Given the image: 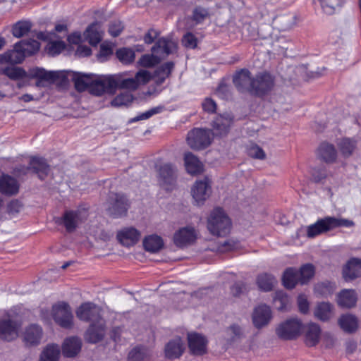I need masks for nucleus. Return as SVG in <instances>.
Instances as JSON below:
<instances>
[{
	"label": "nucleus",
	"instance_id": "nucleus-1",
	"mask_svg": "<svg viewBox=\"0 0 361 361\" xmlns=\"http://www.w3.org/2000/svg\"><path fill=\"white\" fill-rule=\"evenodd\" d=\"M32 77L39 78L48 83L65 84L69 81L74 82L78 91L88 90L92 94L101 96L106 94L107 75L84 73L72 71H46L36 67L31 71Z\"/></svg>",
	"mask_w": 361,
	"mask_h": 361
},
{
	"label": "nucleus",
	"instance_id": "nucleus-2",
	"mask_svg": "<svg viewBox=\"0 0 361 361\" xmlns=\"http://www.w3.org/2000/svg\"><path fill=\"white\" fill-rule=\"evenodd\" d=\"M99 313V308L92 302H85L76 310V315L80 320L92 322L85 335L88 342L97 343L104 336L105 324Z\"/></svg>",
	"mask_w": 361,
	"mask_h": 361
},
{
	"label": "nucleus",
	"instance_id": "nucleus-3",
	"mask_svg": "<svg viewBox=\"0 0 361 361\" xmlns=\"http://www.w3.org/2000/svg\"><path fill=\"white\" fill-rule=\"evenodd\" d=\"M152 78L146 70H140L135 76L130 77L128 72L107 75L106 94H114L118 89L135 91L147 84Z\"/></svg>",
	"mask_w": 361,
	"mask_h": 361
},
{
	"label": "nucleus",
	"instance_id": "nucleus-4",
	"mask_svg": "<svg viewBox=\"0 0 361 361\" xmlns=\"http://www.w3.org/2000/svg\"><path fill=\"white\" fill-rule=\"evenodd\" d=\"M177 42L172 39L161 38L152 49V54H145L137 63L144 68H150L158 63L162 59L176 51Z\"/></svg>",
	"mask_w": 361,
	"mask_h": 361
},
{
	"label": "nucleus",
	"instance_id": "nucleus-5",
	"mask_svg": "<svg viewBox=\"0 0 361 361\" xmlns=\"http://www.w3.org/2000/svg\"><path fill=\"white\" fill-rule=\"evenodd\" d=\"M231 228V221L224 209L214 208L207 218V228L214 235L224 236Z\"/></svg>",
	"mask_w": 361,
	"mask_h": 361
},
{
	"label": "nucleus",
	"instance_id": "nucleus-6",
	"mask_svg": "<svg viewBox=\"0 0 361 361\" xmlns=\"http://www.w3.org/2000/svg\"><path fill=\"white\" fill-rule=\"evenodd\" d=\"M17 308L9 310L4 318L0 319V338L5 341H12L18 337L21 322L17 317Z\"/></svg>",
	"mask_w": 361,
	"mask_h": 361
},
{
	"label": "nucleus",
	"instance_id": "nucleus-7",
	"mask_svg": "<svg viewBox=\"0 0 361 361\" xmlns=\"http://www.w3.org/2000/svg\"><path fill=\"white\" fill-rule=\"evenodd\" d=\"M302 329V322L298 318H290L277 326L276 334L281 339L292 340L300 336Z\"/></svg>",
	"mask_w": 361,
	"mask_h": 361
},
{
	"label": "nucleus",
	"instance_id": "nucleus-8",
	"mask_svg": "<svg viewBox=\"0 0 361 361\" xmlns=\"http://www.w3.org/2000/svg\"><path fill=\"white\" fill-rule=\"evenodd\" d=\"M212 137L210 130L195 128L188 133L187 142L192 149H202L210 145Z\"/></svg>",
	"mask_w": 361,
	"mask_h": 361
},
{
	"label": "nucleus",
	"instance_id": "nucleus-9",
	"mask_svg": "<svg viewBox=\"0 0 361 361\" xmlns=\"http://www.w3.org/2000/svg\"><path fill=\"white\" fill-rule=\"evenodd\" d=\"M52 317L56 324L63 328L73 326V316L70 306L63 302L55 304L52 307Z\"/></svg>",
	"mask_w": 361,
	"mask_h": 361
},
{
	"label": "nucleus",
	"instance_id": "nucleus-10",
	"mask_svg": "<svg viewBox=\"0 0 361 361\" xmlns=\"http://www.w3.org/2000/svg\"><path fill=\"white\" fill-rule=\"evenodd\" d=\"M197 232L192 226H186L178 229L173 234V243L179 247H187L197 239Z\"/></svg>",
	"mask_w": 361,
	"mask_h": 361
},
{
	"label": "nucleus",
	"instance_id": "nucleus-11",
	"mask_svg": "<svg viewBox=\"0 0 361 361\" xmlns=\"http://www.w3.org/2000/svg\"><path fill=\"white\" fill-rule=\"evenodd\" d=\"M191 195L196 204L202 205L211 195V185L208 178L197 180L191 188Z\"/></svg>",
	"mask_w": 361,
	"mask_h": 361
},
{
	"label": "nucleus",
	"instance_id": "nucleus-12",
	"mask_svg": "<svg viewBox=\"0 0 361 361\" xmlns=\"http://www.w3.org/2000/svg\"><path fill=\"white\" fill-rule=\"evenodd\" d=\"M37 38L49 41L45 49L50 56L58 55L65 49V43L54 32H40L37 34Z\"/></svg>",
	"mask_w": 361,
	"mask_h": 361
},
{
	"label": "nucleus",
	"instance_id": "nucleus-13",
	"mask_svg": "<svg viewBox=\"0 0 361 361\" xmlns=\"http://www.w3.org/2000/svg\"><path fill=\"white\" fill-rule=\"evenodd\" d=\"M116 238L122 245L129 247L139 242L141 233L133 226L124 227L117 232Z\"/></svg>",
	"mask_w": 361,
	"mask_h": 361
},
{
	"label": "nucleus",
	"instance_id": "nucleus-14",
	"mask_svg": "<svg viewBox=\"0 0 361 361\" xmlns=\"http://www.w3.org/2000/svg\"><path fill=\"white\" fill-rule=\"evenodd\" d=\"M271 319V310L266 305L257 306L252 312V319L254 326L260 329L267 326Z\"/></svg>",
	"mask_w": 361,
	"mask_h": 361
},
{
	"label": "nucleus",
	"instance_id": "nucleus-15",
	"mask_svg": "<svg viewBox=\"0 0 361 361\" xmlns=\"http://www.w3.org/2000/svg\"><path fill=\"white\" fill-rule=\"evenodd\" d=\"M87 217V212L85 209L68 211L64 214L63 224L68 231H71L82 224Z\"/></svg>",
	"mask_w": 361,
	"mask_h": 361
},
{
	"label": "nucleus",
	"instance_id": "nucleus-16",
	"mask_svg": "<svg viewBox=\"0 0 361 361\" xmlns=\"http://www.w3.org/2000/svg\"><path fill=\"white\" fill-rule=\"evenodd\" d=\"M34 68H33V69ZM32 70V68L30 70L29 73L27 75L26 72L20 67H8L4 70V73L9 78L14 80H18L19 82L18 83V86L20 88L25 85V82H27L29 77L33 78L30 74ZM35 78L39 79V78ZM39 80L40 81L37 83V85H39V83L42 82H45L44 80L40 78Z\"/></svg>",
	"mask_w": 361,
	"mask_h": 361
},
{
	"label": "nucleus",
	"instance_id": "nucleus-17",
	"mask_svg": "<svg viewBox=\"0 0 361 361\" xmlns=\"http://www.w3.org/2000/svg\"><path fill=\"white\" fill-rule=\"evenodd\" d=\"M233 82L240 91L247 90L252 92L253 85H255V78H251L250 72L247 70L243 69L234 75Z\"/></svg>",
	"mask_w": 361,
	"mask_h": 361
},
{
	"label": "nucleus",
	"instance_id": "nucleus-18",
	"mask_svg": "<svg viewBox=\"0 0 361 361\" xmlns=\"http://www.w3.org/2000/svg\"><path fill=\"white\" fill-rule=\"evenodd\" d=\"M20 42L14 45L13 50L8 51L4 54L0 55V63L16 64L21 63L25 58V54L23 52Z\"/></svg>",
	"mask_w": 361,
	"mask_h": 361
},
{
	"label": "nucleus",
	"instance_id": "nucleus-19",
	"mask_svg": "<svg viewBox=\"0 0 361 361\" xmlns=\"http://www.w3.org/2000/svg\"><path fill=\"white\" fill-rule=\"evenodd\" d=\"M82 341L78 337H68L62 343V353L64 357H73L80 353Z\"/></svg>",
	"mask_w": 361,
	"mask_h": 361
},
{
	"label": "nucleus",
	"instance_id": "nucleus-20",
	"mask_svg": "<svg viewBox=\"0 0 361 361\" xmlns=\"http://www.w3.org/2000/svg\"><path fill=\"white\" fill-rule=\"evenodd\" d=\"M128 209L126 199L118 195H114L108 208L109 213L114 217H119L126 214Z\"/></svg>",
	"mask_w": 361,
	"mask_h": 361
},
{
	"label": "nucleus",
	"instance_id": "nucleus-21",
	"mask_svg": "<svg viewBox=\"0 0 361 361\" xmlns=\"http://www.w3.org/2000/svg\"><path fill=\"white\" fill-rule=\"evenodd\" d=\"M273 85V78L269 73H260L255 78L252 92L257 94H262L271 90Z\"/></svg>",
	"mask_w": 361,
	"mask_h": 361
},
{
	"label": "nucleus",
	"instance_id": "nucleus-22",
	"mask_svg": "<svg viewBox=\"0 0 361 361\" xmlns=\"http://www.w3.org/2000/svg\"><path fill=\"white\" fill-rule=\"evenodd\" d=\"M175 168L169 164H165L159 169L160 183L166 190H170L175 184Z\"/></svg>",
	"mask_w": 361,
	"mask_h": 361
},
{
	"label": "nucleus",
	"instance_id": "nucleus-23",
	"mask_svg": "<svg viewBox=\"0 0 361 361\" xmlns=\"http://www.w3.org/2000/svg\"><path fill=\"white\" fill-rule=\"evenodd\" d=\"M343 276L345 280H351L361 276V259L352 257L343 268Z\"/></svg>",
	"mask_w": 361,
	"mask_h": 361
},
{
	"label": "nucleus",
	"instance_id": "nucleus-24",
	"mask_svg": "<svg viewBox=\"0 0 361 361\" xmlns=\"http://www.w3.org/2000/svg\"><path fill=\"white\" fill-rule=\"evenodd\" d=\"M23 338L27 345H38L42 338V329L38 325L32 324L25 329Z\"/></svg>",
	"mask_w": 361,
	"mask_h": 361
},
{
	"label": "nucleus",
	"instance_id": "nucleus-25",
	"mask_svg": "<svg viewBox=\"0 0 361 361\" xmlns=\"http://www.w3.org/2000/svg\"><path fill=\"white\" fill-rule=\"evenodd\" d=\"M103 35L104 30L101 24L93 23L85 31L84 37L92 46H96L101 42Z\"/></svg>",
	"mask_w": 361,
	"mask_h": 361
},
{
	"label": "nucleus",
	"instance_id": "nucleus-26",
	"mask_svg": "<svg viewBox=\"0 0 361 361\" xmlns=\"http://www.w3.org/2000/svg\"><path fill=\"white\" fill-rule=\"evenodd\" d=\"M305 341L307 345L314 346L317 345L320 339L321 329L315 323L310 322L304 326Z\"/></svg>",
	"mask_w": 361,
	"mask_h": 361
},
{
	"label": "nucleus",
	"instance_id": "nucleus-27",
	"mask_svg": "<svg viewBox=\"0 0 361 361\" xmlns=\"http://www.w3.org/2000/svg\"><path fill=\"white\" fill-rule=\"evenodd\" d=\"M188 345L193 354L201 355L206 351L207 341L205 338L198 334H188Z\"/></svg>",
	"mask_w": 361,
	"mask_h": 361
},
{
	"label": "nucleus",
	"instance_id": "nucleus-28",
	"mask_svg": "<svg viewBox=\"0 0 361 361\" xmlns=\"http://www.w3.org/2000/svg\"><path fill=\"white\" fill-rule=\"evenodd\" d=\"M185 350L183 341L179 338L170 341L165 346V355L169 359L179 357Z\"/></svg>",
	"mask_w": 361,
	"mask_h": 361
},
{
	"label": "nucleus",
	"instance_id": "nucleus-29",
	"mask_svg": "<svg viewBox=\"0 0 361 361\" xmlns=\"http://www.w3.org/2000/svg\"><path fill=\"white\" fill-rule=\"evenodd\" d=\"M184 164L187 172L191 175H196L203 171V164L191 152H187L184 155Z\"/></svg>",
	"mask_w": 361,
	"mask_h": 361
},
{
	"label": "nucleus",
	"instance_id": "nucleus-30",
	"mask_svg": "<svg viewBox=\"0 0 361 361\" xmlns=\"http://www.w3.org/2000/svg\"><path fill=\"white\" fill-rule=\"evenodd\" d=\"M338 323L341 329L346 333H354L359 327L357 318L351 314L341 315L338 320Z\"/></svg>",
	"mask_w": 361,
	"mask_h": 361
},
{
	"label": "nucleus",
	"instance_id": "nucleus-31",
	"mask_svg": "<svg viewBox=\"0 0 361 361\" xmlns=\"http://www.w3.org/2000/svg\"><path fill=\"white\" fill-rule=\"evenodd\" d=\"M233 118L231 114L218 116L213 122V128L217 135H223L227 133L232 123Z\"/></svg>",
	"mask_w": 361,
	"mask_h": 361
},
{
	"label": "nucleus",
	"instance_id": "nucleus-32",
	"mask_svg": "<svg viewBox=\"0 0 361 361\" xmlns=\"http://www.w3.org/2000/svg\"><path fill=\"white\" fill-rule=\"evenodd\" d=\"M60 355L61 350L57 344H48L42 349L39 361H59Z\"/></svg>",
	"mask_w": 361,
	"mask_h": 361
},
{
	"label": "nucleus",
	"instance_id": "nucleus-33",
	"mask_svg": "<svg viewBox=\"0 0 361 361\" xmlns=\"http://www.w3.org/2000/svg\"><path fill=\"white\" fill-rule=\"evenodd\" d=\"M329 216L318 220L316 223L307 228V234L309 238H314L331 229L329 225Z\"/></svg>",
	"mask_w": 361,
	"mask_h": 361
},
{
	"label": "nucleus",
	"instance_id": "nucleus-34",
	"mask_svg": "<svg viewBox=\"0 0 361 361\" xmlns=\"http://www.w3.org/2000/svg\"><path fill=\"white\" fill-rule=\"evenodd\" d=\"M18 183L14 178L6 175L0 177L1 192L6 195H14L18 192Z\"/></svg>",
	"mask_w": 361,
	"mask_h": 361
},
{
	"label": "nucleus",
	"instance_id": "nucleus-35",
	"mask_svg": "<svg viewBox=\"0 0 361 361\" xmlns=\"http://www.w3.org/2000/svg\"><path fill=\"white\" fill-rule=\"evenodd\" d=\"M282 282L285 288H294L298 283H300L298 270L292 267L286 269L282 276Z\"/></svg>",
	"mask_w": 361,
	"mask_h": 361
},
{
	"label": "nucleus",
	"instance_id": "nucleus-36",
	"mask_svg": "<svg viewBox=\"0 0 361 361\" xmlns=\"http://www.w3.org/2000/svg\"><path fill=\"white\" fill-rule=\"evenodd\" d=\"M143 246L145 250L154 253L159 251L163 247L164 241L161 236L152 234L144 238Z\"/></svg>",
	"mask_w": 361,
	"mask_h": 361
},
{
	"label": "nucleus",
	"instance_id": "nucleus-37",
	"mask_svg": "<svg viewBox=\"0 0 361 361\" xmlns=\"http://www.w3.org/2000/svg\"><path fill=\"white\" fill-rule=\"evenodd\" d=\"M319 157L326 163H332L336 159V151L334 146L329 143H322L317 150Z\"/></svg>",
	"mask_w": 361,
	"mask_h": 361
},
{
	"label": "nucleus",
	"instance_id": "nucleus-38",
	"mask_svg": "<svg viewBox=\"0 0 361 361\" xmlns=\"http://www.w3.org/2000/svg\"><path fill=\"white\" fill-rule=\"evenodd\" d=\"M334 314L333 306L329 302H320L314 310V315L321 321H328Z\"/></svg>",
	"mask_w": 361,
	"mask_h": 361
},
{
	"label": "nucleus",
	"instance_id": "nucleus-39",
	"mask_svg": "<svg viewBox=\"0 0 361 361\" xmlns=\"http://www.w3.org/2000/svg\"><path fill=\"white\" fill-rule=\"evenodd\" d=\"M357 295L353 290H343L339 293L337 298L338 305L350 308L356 304Z\"/></svg>",
	"mask_w": 361,
	"mask_h": 361
},
{
	"label": "nucleus",
	"instance_id": "nucleus-40",
	"mask_svg": "<svg viewBox=\"0 0 361 361\" xmlns=\"http://www.w3.org/2000/svg\"><path fill=\"white\" fill-rule=\"evenodd\" d=\"M30 166L42 179L44 178L49 171V166L46 161L41 157H32L30 161Z\"/></svg>",
	"mask_w": 361,
	"mask_h": 361
},
{
	"label": "nucleus",
	"instance_id": "nucleus-41",
	"mask_svg": "<svg viewBox=\"0 0 361 361\" xmlns=\"http://www.w3.org/2000/svg\"><path fill=\"white\" fill-rule=\"evenodd\" d=\"M276 279L270 274H262L257 278V285L264 291H269L276 283Z\"/></svg>",
	"mask_w": 361,
	"mask_h": 361
},
{
	"label": "nucleus",
	"instance_id": "nucleus-42",
	"mask_svg": "<svg viewBox=\"0 0 361 361\" xmlns=\"http://www.w3.org/2000/svg\"><path fill=\"white\" fill-rule=\"evenodd\" d=\"M322 9L326 14H333L343 4V0H318Z\"/></svg>",
	"mask_w": 361,
	"mask_h": 361
},
{
	"label": "nucleus",
	"instance_id": "nucleus-43",
	"mask_svg": "<svg viewBox=\"0 0 361 361\" xmlns=\"http://www.w3.org/2000/svg\"><path fill=\"white\" fill-rule=\"evenodd\" d=\"M298 271L300 279V284H305L314 276L315 267L312 264H305Z\"/></svg>",
	"mask_w": 361,
	"mask_h": 361
},
{
	"label": "nucleus",
	"instance_id": "nucleus-44",
	"mask_svg": "<svg viewBox=\"0 0 361 361\" xmlns=\"http://www.w3.org/2000/svg\"><path fill=\"white\" fill-rule=\"evenodd\" d=\"M173 68V63L168 62L158 68L154 75L156 82L157 84H161L165 79L169 76Z\"/></svg>",
	"mask_w": 361,
	"mask_h": 361
},
{
	"label": "nucleus",
	"instance_id": "nucleus-45",
	"mask_svg": "<svg viewBox=\"0 0 361 361\" xmlns=\"http://www.w3.org/2000/svg\"><path fill=\"white\" fill-rule=\"evenodd\" d=\"M133 100V96L131 93L123 92L118 94L111 102V104L115 107L129 105Z\"/></svg>",
	"mask_w": 361,
	"mask_h": 361
},
{
	"label": "nucleus",
	"instance_id": "nucleus-46",
	"mask_svg": "<svg viewBox=\"0 0 361 361\" xmlns=\"http://www.w3.org/2000/svg\"><path fill=\"white\" fill-rule=\"evenodd\" d=\"M31 28V24L28 21H19L12 28V33L15 37L20 38L27 34Z\"/></svg>",
	"mask_w": 361,
	"mask_h": 361
},
{
	"label": "nucleus",
	"instance_id": "nucleus-47",
	"mask_svg": "<svg viewBox=\"0 0 361 361\" xmlns=\"http://www.w3.org/2000/svg\"><path fill=\"white\" fill-rule=\"evenodd\" d=\"M19 42L22 44L21 47L25 54V57L37 53L40 47L39 43L34 39L23 40Z\"/></svg>",
	"mask_w": 361,
	"mask_h": 361
},
{
	"label": "nucleus",
	"instance_id": "nucleus-48",
	"mask_svg": "<svg viewBox=\"0 0 361 361\" xmlns=\"http://www.w3.org/2000/svg\"><path fill=\"white\" fill-rule=\"evenodd\" d=\"M116 56L123 63H130L135 59V52L130 48H121L116 51Z\"/></svg>",
	"mask_w": 361,
	"mask_h": 361
},
{
	"label": "nucleus",
	"instance_id": "nucleus-49",
	"mask_svg": "<svg viewBox=\"0 0 361 361\" xmlns=\"http://www.w3.org/2000/svg\"><path fill=\"white\" fill-rule=\"evenodd\" d=\"M335 289L334 284L330 282H322L317 283L314 287L315 293L323 297H327L332 294Z\"/></svg>",
	"mask_w": 361,
	"mask_h": 361
},
{
	"label": "nucleus",
	"instance_id": "nucleus-50",
	"mask_svg": "<svg viewBox=\"0 0 361 361\" xmlns=\"http://www.w3.org/2000/svg\"><path fill=\"white\" fill-rule=\"evenodd\" d=\"M338 147L343 155L348 157L355 149V142L349 138H343L338 142Z\"/></svg>",
	"mask_w": 361,
	"mask_h": 361
},
{
	"label": "nucleus",
	"instance_id": "nucleus-51",
	"mask_svg": "<svg viewBox=\"0 0 361 361\" xmlns=\"http://www.w3.org/2000/svg\"><path fill=\"white\" fill-rule=\"evenodd\" d=\"M329 225H330L331 229H334L337 227H345L350 228L354 226V222L351 220L343 219V218H336L329 216Z\"/></svg>",
	"mask_w": 361,
	"mask_h": 361
},
{
	"label": "nucleus",
	"instance_id": "nucleus-52",
	"mask_svg": "<svg viewBox=\"0 0 361 361\" xmlns=\"http://www.w3.org/2000/svg\"><path fill=\"white\" fill-rule=\"evenodd\" d=\"M289 298L286 293L278 291L275 293L274 302L277 309L280 310L286 309L289 304Z\"/></svg>",
	"mask_w": 361,
	"mask_h": 361
},
{
	"label": "nucleus",
	"instance_id": "nucleus-53",
	"mask_svg": "<svg viewBox=\"0 0 361 361\" xmlns=\"http://www.w3.org/2000/svg\"><path fill=\"white\" fill-rule=\"evenodd\" d=\"M147 355L145 351L140 348L133 349L128 355L130 361H146Z\"/></svg>",
	"mask_w": 361,
	"mask_h": 361
},
{
	"label": "nucleus",
	"instance_id": "nucleus-54",
	"mask_svg": "<svg viewBox=\"0 0 361 361\" xmlns=\"http://www.w3.org/2000/svg\"><path fill=\"white\" fill-rule=\"evenodd\" d=\"M164 107L162 106H158L152 108L149 110L146 111L145 112L140 114L139 116L135 117L133 121H137L140 120H146L152 116L153 115L159 114L162 112Z\"/></svg>",
	"mask_w": 361,
	"mask_h": 361
},
{
	"label": "nucleus",
	"instance_id": "nucleus-55",
	"mask_svg": "<svg viewBox=\"0 0 361 361\" xmlns=\"http://www.w3.org/2000/svg\"><path fill=\"white\" fill-rule=\"evenodd\" d=\"M87 232L90 235L94 236L96 238H99L104 240L109 238L108 234L105 233L102 229L96 224L90 227L87 230Z\"/></svg>",
	"mask_w": 361,
	"mask_h": 361
},
{
	"label": "nucleus",
	"instance_id": "nucleus-56",
	"mask_svg": "<svg viewBox=\"0 0 361 361\" xmlns=\"http://www.w3.org/2000/svg\"><path fill=\"white\" fill-rule=\"evenodd\" d=\"M123 29L122 23L119 20H115L110 23L109 27V33L112 37L118 36Z\"/></svg>",
	"mask_w": 361,
	"mask_h": 361
},
{
	"label": "nucleus",
	"instance_id": "nucleus-57",
	"mask_svg": "<svg viewBox=\"0 0 361 361\" xmlns=\"http://www.w3.org/2000/svg\"><path fill=\"white\" fill-rule=\"evenodd\" d=\"M277 20L283 23V30L290 29L295 24V18L292 15L279 17L277 18Z\"/></svg>",
	"mask_w": 361,
	"mask_h": 361
},
{
	"label": "nucleus",
	"instance_id": "nucleus-58",
	"mask_svg": "<svg viewBox=\"0 0 361 361\" xmlns=\"http://www.w3.org/2000/svg\"><path fill=\"white\" fill-rule=\"evenodd\" d=\"M248 154L253 158L262 159L265 157L264 151L257 145H252L248 148Z\"/></svg>",
	"mask_w": 361,
	"mask_h": 361
},
{
	"label": "nucleus",
	"instance_id": "nucleus-59",
	"mask_svg": "<svg viewBox=\"0 0 361 361\" xmlns=\"http://www.w3.org/2000/svg\"><path fill=\"white\" fill-rule=\"evenodd\" d=\"M183 44L185 47L190 49H194L197 46V39L191 33H187L183 36Z\"/></svg>",
	"mask_w": 361,
	"mask_h": 361
},
{
	"label": "nucleus",
	"instance_id": "nucleus-60",
	"mask_svg": "<svg viewBox=\"0 0 361 361\" xmlns=\"http://www.w3.org/2000/svg\"><path fill=\"white\" fill-rule=\"evenodd\" d=\"M298 305L300 312L307 313L309 310V302L307 297L303 295H299L298 297Z\"/></svg>",
	"mask_w": 361,
	"mask_h": 361
},
{
	"label": "nucleus",
	"instance_id": "nucleus-61",
	"mask_svg": "<svg viewBox=\"0 0 361 361\" xmlns=\"http://www.w3.org/2000/svg\"><path fill=\"white\" fill-rule=\"evenodd\" d=\"M111 47L105 44H102L100 46V50L99 54H97V58L100 61H104L111 54Z\"/></svg>",
	"mask_w": 361,
	"mask_h": 361
},
{
	"label": "nucleus",
	"instance_id": "nucleus-62",
	"mask_svg": "<svg viewBox=\"0 0 361 361\" xmlns=\"http://www.w3.org/2000/svg\"><path fill=\"white\" fill-rule=\"evenodd\" d=\"M202 108L205 111L213 113L216 110V105L213 99L207 98L202 103Z\"/></svg>",
	"mask_w": 361,
	"mask_h": 361
},
{
	"label": "nucleus",
	"instance_id": "nucleus-63",
	"mask_svg": "<svg viewBox=\"0 0 361 361\" xmlns=\"http://www.w3.org/2000/svg\"><path fill=\"white\" fill-rule=\"evenodd\" d=\"M208 16V11L202 8H197L195 10L193 17L197 22L202 21Z\"/></svg>",
	"mask_w": 361,
	"mask_h": 361
},
{
	"label": "nucleus",
	"instance_id": "nucleus-64",
	"mask_svg": "<svg viewBox=\"0 0 361 361\" xmlns=\"http://www.w3.org/2000/svg\"><path fill=\"white\" fill-rule=\"evenodd\" d=\"M85 39L84 35H82L78 32H75L70 35L68 37V40L71 44H78L83 41Z\"/></svg>",
	"mask_w": 361,
	"mask_h": 361
}]
</instances>
